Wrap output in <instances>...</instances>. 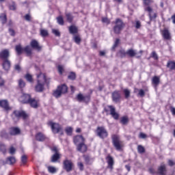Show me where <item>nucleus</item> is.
I'll return each instance as SVG.
<instances>
[{
  "mask_svg": "<svg viewBox=\"0 0 175 175\" xmlns=\"http://www.w3.org/2000/svg\"><path fill=\"white\" fill-rule=\"evenodd\" d=\"M52 129V132L53 133H59L60 135H64V131L62 130V127L58 123H54L53 122H49L48 123Z\"/></svg>",
  "mask_w": 175,
  "mask_h": 175,
  "instance_id": "nucleus-5",
  "label": "nucleus"
},
{
  "mask_svg": "<svg viewBox=\"0 0 175 175\" xmlns=\"http://www.w3.org/2000/svg\"><path fill=\"white\" fill-rule=\"evenodd\" d=\"M68 79H69V80H75L76 79V73H75L73 72H70L68 76Z\"/></svg>",
  "mask_w": 175,
  "mask_h": 175,
  "instance_id": "nucleus-43",
  "label": "nucleus"
},
{
  "mask_svg": "<svg viewBox=\"0 0 175 175\" xmlns=\"http://www.w3.org/2000/svg\"><path fill=\"white\" fill-rule=\"evenodd\" d=\"M87 145H85L84 142L79 144L77 146V151H79V152H85L87 151Z\"/></svg>",
  "mask_w": 175,
  "mask_h": 175,
  "instance_id": "nucleus-21",
  "label": "nucleus"
},
{
  "mask_svg": "<svg viewBox=\"0 0 175 175\" xmlns=\"http://www.w3.org/2000/svg\"><path fill=\"white\" fill-rule=\"evenodd\" d=\"M119 44H120V39L117 38L115 41L113 46H112V50H114V49H116V47H117V46H118Z\"/></svg>",
  "mask_w": 175,
  "mask_h": 175,
  "instance_id": "nucleus-53",
  "label": "nucleus"
},
{
  "mask_svg": "<svg viewBox=\"0 0 175 175\" xmlns=\"http://www.w3.org/2000/svg\"><path fill=\"white\" fill-rule=\"evenodd\" d=\"M123 92L124 94V97L126 98V99H128V98H129V96H131V91H129V90L124 89L123 90Z\"/></svg>",
  "mask_w": 175,
  "mask_h": 175,
  "instance_id": "nucleus-42",
  "label": "nucleus"
},
{
  "mask_svg": "<svg viewBox=\"0 0 175 175\" xmlns=\"http://www.w3.org/2000/svg\"><path fill=\"white\" fill-rule=\"evenodd\" d=\"M36 140H37V142H44L46 140V139H47V137H46V135H44V134H43V133H37L36 134Z\"/></svg>",
  "mask_w": 175,
  "mask_h": 175,
  "instance_id": "nucleus-19",
  "label": "nucleus"
},
{
  "mask_svg": "<svg viewBox=\"0 0 175 175\" xmlns=\"http://www.w3.org/2000/svg\"><path fill=\"white\" fill-rule=\"evenodd\" d=\"M137 151L139 154H143L146 152V149L144 148V147H143V146L139 145L137 146Z\"/></svg>",
  "mask_w": 175,
  "mask_h": 175,
  "instance_id": "nucleus-41",
  "label": "nucleus"
},
{
  "mask_svg": "<svg viewBox=\"0 0 175 175\" xmlns=\"http://www.w3.org/2000/svg\"><path fill=\"white\" fill-rule=\"evenodd\" d=\"M160 81L161 79L159 78V77L154 76L152 79V84H153L154 87H158V85H159Z\"/></svg>",
  "mask_w": 175,
  "mask_h": 175,
  "instance_id": "nucleus-25",
  "label": "nucleus"
},
{
  "mask_svg": "<svg viewBox=\"0 0 175 175\" xmlns=\"http://www.w3.org/2000/svg\"><path fill=\"white\" fill-rule=\"evenodd\" d=\"M83 158H84V159H85V162L88 165H90V163H91V158H90V156L83 155Z\"/></svg>",
  "mask_w": 175,
  "mask_h": 175,
  "instance_id": "nucleus-44",
  "label": "nucleus"
},
{
  "mask_svg": "<svg viewBox=\"0 0 175 175\" xmlns=\"http://www.w3.org/2000/svg\"><path fill=\"white\" fill-rule=\"evenodd\" d=\"M21 161L23 163H27V156L23 155L21 157Z\"/></svg>",
  "mask_w": 175,
  "mask_h": 175,
  "instance_id": "nucleus-62",
  "label": "nucleus"
},
{
  "mask_svg": "<svg viewBox=\"0 0 175 175\" xmlns=\"http://www.w3.org/2000/svg\"><path fill=\"white\" fill-rule=\"evenodd\" d=\"M46 83V75L40 73L37 75V85L35 87L36 92H43L44 90V84Z\"/></svg>",
  "mask_w": 175,
  "mask_h": 175,
  "instance_id": "nucleus-1",
  "label": "nucleus"
},
{
  "mask_svg": "<svg viewBox=\"0 0 175 175\" xmlns=\"http://www.w3.org/2000/svg\"><path fill=\"white\" fill-rule=\"evenodd\" d=\"M52 32L55 36H61V33L57 29H52Z\"/></svg>",
  "mask_w": 175,
  "mask_h": 175,
  "instance_id": "nucleus-51",
  "label": "nucleus"
},
{
  "mask_svg": "<svg viewBox=\"0 0 175 175\" xmlns=\"http://www.w3.org/2000/svg\"><path fill=\"white\" fill-rule=\"evenodd\" d=\"M119 53H120V57H125V55H126V52H125V51H124V50L120 51Z\"/></svg>",
  "mask_w": 175,
  "mask_h": 175,
  "instance_id": "nucleus-59",
  "label": "nucleus"
},
{
  "mask_svg": "<svg viewBox=\"0 0 175 175\" xmlns=\"http://www.w3.org/2000/svg\"><path fill=\"white\" fill-rule=\"evenodd\" d=\"M140 27H142V23H140V21H136L135 28H137V29H139Z\"/></svg>",
  "mask_w": 175,
  "mask_h": 175,
  "instance_id": "nucleus-63",
  "label": "nucleus"
},
{
  "mask_svg": "<svg viewBox=\"0 0 175 175\" xmlns=\"http://www.w3.org/2000/svg\"><path fill=\"white\" fill-rule=\"evenodd\" d=\"M0 152H2L3 155L6 154V152H8V150L6 149V145L4 144H0Z\"/></svg>",
  "mask_w": 175,
  "mask_h": 175,
  "instance_id": "nucleus-30",
  "label": "nucleus"
},
{
  "mask_svg": "<svg viewBox=\"0 0 175 175\" xmlns=\"http://www.w3.org/2000/svg\"><path fill=\"white\" fill-rule=\"evenodd\" d=\"M167 68H170L171 70H174L175 69V62H169L167 64Z\"/></svg>",
  "mask_w": 175,
  "mask_h": 175,
  "instance_id": "nucleus-38",
  "label": "nucleus"
},
{
  "mask_svg": "<svg viewBox=\"0 0 175 175\" xmlns=\"http://www.w3.org/2000/svg\"><path fill=\"white\" fill-rule=\"evenodd\" d=\"M15 70H17L18 72H21V67L18 64H16L14 66Z\"/></svg>",
  "mask_w": 175,
  "mask_h": 175,
  "instance_id": "nucleus-60",
  "label": "nucleus"
},
{
  "mask_svg": "<svg viewBox=\"0 0 175 175\" xmlns=\"http://www.w3.org/2000/svg\"><path fill=\"white\" fill-rule=\"evenodd\" d=\"M66 133L68 136H72V133L73 132V129L70 126L66 128Z\"/></svg>",
  "mask_w": 175,
  "mask_h": 175,
  "instance_id": "nucleus-40",
  "label": "nucleus"
},
{
  "mask_svg": "<svg viewBox=\"0 0 175 175\" xmlns=\"http://www.w3.org/2000/svg\"><path fill=\"white\" fill-rule=\"evenodd\" d=\"M121 100V93L118 91H115L112 93V100L115 103H118Z\"/></svg>",
  "mask_w": 175,
  "mask_h": 175,
  "instance_id": "nucleus-14",
  "label": "nucleus"
},
{
  "mask_svg": "<svg viewBox=\"0 0 175 175\" xmlns=\"http://www.w3.org/2000/svg\"><path fill=\"white\" fill-rule=\"evenodd\" d=\"M108 107L110 109V114L111 117H113L114 120H118V118H120V114L116 112V108L113 107V105H109Z\"/></svg>",
  "mask_w": 175,
  "mask_h": 175,
  "instance_id": "nucleus-13",
  "label": "nucleus"
},
{
  "mask_svg": "<svg viewBox=\"0 0 175 175\" xmlns=\"http://www.w3.org/2000/svg\"><path fill=\"white\" fill-rule=\"evenodd\" d=\"M120 122L122 125H126L129 122V118H128V116H123L120 119Z\"/></svg>",
  "mask_w": 175,
  "mask_h": 175,
  "instance_id": "nucleus-33",
  "label": "nucleus"
},
{
  "mask_svg": "<svg viewBox=\"0 0 175 175\" xmlns=\"http://www.w3.org/2000/svg\"><path fill=\"white\" fill-rule=\"evenodd\" d=\"M165 172H166V167L165 165H161L158 170L159 174L163 175L165 174Z\"/></svg>",
  "mask_w": 175,
  "mask_h": 175,
  "instance_id": "nucleus-31",
  "label": "nucleus"
},
{
  "mask_svg": "<svg viewBox=\"0 0 175 175\" xmlns=\"http://www.w3.org/2000/svg\"><path fill=\"white\" fill-rule=\"evenodd\" d=\"M30 100H31V95L27 94H23L19 98V101L21 102V103H28Z\"/></svg>",
  "mask_w": 175,
  "mask_h": 175,
  "instance_id": "nucleus-15",
  "label": "nucleus"
},
{
  "mask_svg": "<svg viewBox=\"0 0 175 175\" xmlns=\"http://www.w3.org/2000/svg\"><path fill=\"white\" fill-rule=\"evenodd\" d=\"M102 22L105 23V24H110V21L107 18H103Z\"/></svg>",
  "mask_w": 175,
  "mask_h": 175,
  "instance_id": "nucleus-58",
  "label": "nucleus"
},
{
  "mask_svg": "<svg viewBox=\"0 0 175 175\" xmlns=\"http://www.w3.org/2000/svg\"><path fill=\"white\" fill-rule=\"evenodd\" d=\"M30 46L32 49L38 50V51H40L42 50V46L39 45V42L36 40H32L30 42Z\"/></svg>",
  "mask_w": 175,
  "mask_h": 175,
  "instance_id": "nucleus-17",
  "label": "nucleus"
},
{
  "mask_svg": "<svg viewBox=\"0 0 175 175\" xmlns=\"http://www.w3.org/2000/svg\"><path fill=\"white\" fill-rule=\"evenodd\" d=\"M112 144L113 147H115L117 151H121L122 150V147H124V144H122V141L120 139V136L117 135H113L111 136Z\"/></svg>",
  "mask_w": 175,
  "mask_h": 175,
  "instance_id": "nucleus-2",
  "label": "nucleus"
},
{
  "mask_svg": "<svg viewBox=\"0 0 175 175\" xmlns=\"http://www.w3.org/2000/svg\"><path fill=\"white\" fill-rule=\"evenodd\" d=\"M115 26L113 27L114 33L117 35L121 33V31H122V28L125 27L124 22L120 18H117L114 23Z\"/></svg>",
  "mask_w": 175,
  "mask_h": 175,
  "instance_id": "nucleus-3",
  "label": "nucleus"
},
{
  "mask_svg": "<svg viewBox=\"0 0 175 175\" xmlns=\"http://www.w3.org/2000/svg\"><path fill=\"white\" fill-rule=\"evenodd\" d=\"M13 114L16 118H23V120L27 119L28 114L24 111H14Z\"/></svg>",
  "mask_w": 175,
  "mask_h": 175,
  "instance_id": "nucleus-12",
  "label": "nucleus"
},
{
  "mask_svg": "<svg viewBox=\"0 0 175 175\" xmlns=\"http://www.w3.org/2000/svg\"><path fill=\"white\" fill-rule=\"evenodd\" d=\"M18 85L20 88H24V87H25V82H24V81H23L22 79H20L18 81Z\"/></svg>",
  "mask_w": 175,
  "mask_h": 175,
  "instance_id": "nucleus-50",
  "label": "nucleus"
},
{
  "mask_svg": "<svg viewBox=\"0 0 175 175\" xmlns=\"http://www.w3.org/2000/svg\"><path fill=\"white\" fill-rule=\"evenodd\" d=\"M3 68L5 70H9V69H10V61H9V59H5L3 61Z\"/></svg>",
  "mask_w": 175,
  "mask_h": 175,
  "instance_id": "nucleus-28",
  "label": "nucleus"
},
{
  "mask_svg": "<svg viewBox=\"0 0 175 175\" xmlns=\"http://www.w3.org/2000/svg\"><path fill=\"white\" fill-rule=\"evenodd\" d=\"M77 99L78 102H84L85 103H90L91 100V94L83 95V94L79 93L77 95Z\"/></svg>",
  "mask_w": 175,
  "mask_h": 175,
  "instance_id": "nucleus-8",
  "label": "nucleus"
},
{
  "mask_svg": "<svg viewBox=\"0 0 175 175\" xmlns=\"http://www.w3.org/2000/svg\"><path fill=\"white\" fill-rule=\"evenodd\" d=\"M21 130L18 127H12L10 129V135L12 136H16L20 135Z\"/></svg>",
  "mask_w": 175,
  "mask_h": 175,
  "instance_id": "nucleus-20",
  "label": "nucleus"
},
{
  "mask_svg": "<svg viewBox=\"0 0 175 175\" xmlns=\"http://www.w3.org/2000/svg\"><path fill=\"white\" fill-rule=\"evenodd\" d=\"M152 2H154L152 0H144V4L146 8L150 6Z\"/></svg>",
  "mask_w": 175,
  "mask_h": 175,
  "instance_id": "nucleus-46",
  "label": "nucleus"
},
{
  "mask_svg": "<svg viewBox=\"0 0 175 175\" xmlns=\"http://www.w3.org/2000/svg\"><path fill=\"white\" fill-rule=\"evenodd\" d=\"M74 40L75 43H77V44H80V42H81V38H80V37L78 36H75L74 37Z\"/></svg>",
  "mask_w": 175,
  "mask_h": 175,
  "instance_id": "nucleus-47",
  "label": "nucleus"
},
{
  "mask_svg": "<svg viewBox=\"0 0 175 175\" xmlns=\"http://www.w3.org/2000/svg\"><path fill=\"white\" fill-rule=\"evenodd\" d=\"M142 54H143V51H139V52L137 53H136V51L132 49H129L126 51V55H129V57H131V58H133V57H135V55H136V58H140Z\"/></svg>",
  "mask_w": 175,
  "mask_h": 175,
  "instance_id": "nucleus-10",
  "label": "nucleus"
},
{
  "mask_svg": "<svg viewBox=\"0 0 175 175\" xmlns=\"http://www.w3.org/2000/svg\"><path fill=\"white\" fill-rule=\"evenodd\" d=\"M57 69H58V72H59V75H62V73H64V66H58Z\"/></svg>",
  "mask_w": 175,
  "mask_h": 175,
  "instance_id": "nucleus-55",
  "label": "nucleus"
},
{
  "mask_svg": "<svg viewBox=\"0 0 175 175\" xmlns=\"http://www.w3.org/2000/svg\"><path fill=\"white\" fill-rule=\"evenodd\" d=\"M66 17L67 21H68V23H72V21H73L74 17H73V16L72 15V14H70V13H66Z\"/></svg>",
  "mask_w": 175,
  "mask_h": 175,
  "instance_id": "nucleus-37",
  "label": "nucleus"
},
{
  "mask_svg": "<svg viewBox=\"0 0 175 175\" xmlns=\"http://www.w3.org/2000/svg\"><path fill=\"white\" fill-rule=\"evenodd\" d=\"M138 95L141 96V98H143L146 95V92H144V90L143 89H141L139 90Z\"/></svg>",
  "mask_w": 175,
  "mask_h": 175,
  "instance_id": "nucleus-54",
  "label": "nucleus"
},
{
  "mask_svg": "<svg viewBox=\"0 0 175 175\" xmlns=\"http://www.w3.org/2000/svg\"><path fill=\"white\" fill-rule=\"evenodd\" d=\"M10 54L8 49H4L0 52L1 59L6 60L9 58Z\"/></svg>",
  "mask_w": 175,
  "mask_h": 175,
  "instance_id": "nucleus-16",
  "label": "nucleus"
},
{
  "mask_svg": "<svg viewBox=\"0 0 175 175\" xmlns=\"http://www.w3.org/2000/svg\"><path fill=\"white\" fill-rule=\"evenodd\" d=\"M78 167H79V170L83 172V170H84V165L83 164V163L80 162L78 163Z\"/></svg>",
  "mask_w": 175,
  "mask_h": 175,
  "instance_id": "nucleus-57",
  "label": "nucleus"
},
{
  "mask_svg": "<svg viewBox=\"0 0 175 175\" xmlns=\"http://www.w3.org/2000/svg\"><path fill=\"white\" fill-rule=\"evenodd\" d=\"M107 162L110 169H113V165H114V160L111 156H107Z\"/></svg>",
  "mask_w": 175,
  "mask_h": 175,
  "instance_id": "nucleus-27",
  "label": "nucleus"
},
{
  "mask_svg": "<svg viewBox=\"0 0 175 175\" xmlns=\"http://www.w3.org/2000/svg\"><path fill=\"white\" fill-rule=\"evenodd\" d=\"M77 27H76L75 26H70L69 27V32L70 33H71L72 35H75V33H77Z\"/></svg>",
  "mask_w": 175,
  "mask_h": 175,
  "instance_id": "nucleus-32",
  "label": "nucleus"
},
{
  "mask_svg": "<svg viewBox=\"0 0 175 175\" xmlns=\"http://www.w3.org/2000/svg\"><path fill=\"white\" fill-rule=\"evenodd\" d=\"M9 152L11 155H14L16 154V149L14 147L11 146L9 149Z\"/></svg>",
  "mask_w": 175,
  "mask_h": 175,
  "instance_id": "nucleus-48",
  "label": "nucleus"
},
{
  "mask_svg": "<svg viewBox=\"0 0 175 175\" xmlns=\"http://www.w3.org/2000/svg\"><path fill=\"white\" fill-rule=\"evenodd\" d=\"M27 103L30 105L31 107H33V109H38V101L36 100L35 98H30L29 103Z\"/></svg>",
  "mask_w": 175,
  "mask_h": 175,
  "instance_id": "nucleus-23",
  "label": "nucleus"
},
{
  "mask_svg": "<svg viewBox=\"0 0 175 175\" xmlns=\"http://www.w3.org/2000/svg\"><path fill=\"white\" fill-rule=\"evenodd\" d=\"M171 113L173 116H175V108L174 107H170Z\"/></svg>",
  "mask_w": 175,
  "mask_h": 175,
  "instance_id": "nucleus-64",
  "label": "nucleus"
},
{
  "mask_svg": "<svg viewBox=\"0 0 175 175\" xmlns=\"http://www.w3.org/2000/svg\"><path fill=\"white\" fill-rule=\"evenodd\" d=\"M84 137L82 135H77L74 137L75 144H80L81 143H84Z\"/></svg>",
  "mask_w": 175,
  "mask_h": 175,
  "instance_id": "nucleus-22",
  "label": "nucleus"
},
{
  "mask_svg": "<svg viewBox=\"0 0 175 175\" xmlns=\"http://www.w3.org/2000/svg\"><path fill=\"white\" fill-rule=\"evenodd\" d=\"M139 139H146L147 135H146L144 133H140L139 135Z\"/></svg>",
  "mask_w": 175,
  "mask_h": 175,
  "instance_id": "nucleus-56",
  "label": "nucleus"
},
{
  "mask_svg": "<svg viewBox=\"0 0 175 175\" xmlns=\"http://www.w3.org/2000/svg\"><path fill=\"white\" fill-rule=\"evenodd\" d=\"M3 85H5V80L0 77V87H3Z\"/></svg>",
  "mask_w": 175,
  "mask_h": 175,
  "instance_id": "nucleus-61",
  "label": "nucleus"
},
{
  "mask_svg": "<svg viewBox=\"0 0 175 175\" xmlns=\"http://www.w3.org/2000/svg\"><path fill=\"white\" fill-rule=\"evenodd\" d=\"M74 166L73 162L70 160L66 159L63 161V168L68 172H72Z\"/></svg>",
  "mask_w": 175,
  "mask_h": 175,
  "instance_id": "nucleus-7",
  "label": "nucleus"
},
{
  "mask_svg": "<svg viewBox=\"0 0 175 175\" xmlns=\"http://www.w3.org/2000/svg\"><path fill=\"white\" fill-rule=\"evenodd\" d=\"M51 151H53V152H55V154L52 156L51 161L55 163L59 159V153L58 152V151H59V150H58V148L57 146H53L51 148Z\"/></svg>",
  "mask_w": 175,
  "mask_h": 175,
  "instance_id": "nucleus-11",
  "label": "nucleus"
},
{
  "mask_svg": "<svg viewBox=\"0 0 175 175\" xmlns=\"http://www.w3.org/2000/svg\"><path fill=\"white\" fill-rule=\"evenodd\" d=\"M0 20L2 23V24H6V21H8V18H6L5 14H1L0 15Z\"/></svg>",
  "mask_w": 175,
  "mask_h": 175,
  "instance_id": "nucleus-35",
  "label": "nucleus"
},
{
  "mask_svg": "<svg viewBox=\"0 0 175 175\" xmlns=\"http://www.w3.org/2000/svg\"><path fill=\"white\" fill-rule=\"evenodd\" d=\"M57 21L59 25H64V18H62V16L57 17Z\"/></svg>",
  "mask_w": 175,
  "mask_h": 175,
  "instance_id": "nucleus-45",
  "label": "nucleus"
},
{
  "mask_svg": "<svg viewBox=\"0 0 175 175\" xmlns=\"http://www.w3.org/2000/svg\"><path fill=\"white\" fill-rule=\"evenodd\" d=\"M0 107L5 110H9V103L6 100H0Z\"/></svg>",
  "mask_w": 175,
  "mask_h": 175,
  "instance_id": "nucleus-24",
  "label": "nucleus"
},
{
  "mask_svg": "<svg viewBox=\"0 0 175 175\" xmlns=\"http://www.w3.org/2000/svg\"><path fill=\"white\" fill-rule=\"evenodd\" d=\"M48 172L49 173H51L52 174H54L55 173H57V168L53 166H48L47 167Z\"/></svg>",
  "mask_w": 175,
  "mask_h": 175,
  "instance_id": "nucleus-36",
  "label": "nucleus"
},
{
  "mask_svg": "<svg viewBox=\"0 0 175 175\" xmlns=\"http://www.w3.org/2000/svg\"><path fill=\"white\" fill-rule=\"evenodd\" d=\"M145 12H148V16L150 18V21H152V20H155L157 16V12H154V10H152V8L150 6L145 7L144 8Z\"/></svg>",
  "mask_w": 175,
  "mask_h": 175,
  "instance_id": "nucleus-9",
  "label": "nucleus"
},
{
  "mask_svg": "<svg viewBox=\"0 0 175 175\" xmlns=\"http://www.w3.org/2000/svg\"><path fill=\"white\" fill-rule=\"evenodd\" d=\"M15 51H16L17 55H21L24 52V48L21 46V44H18L15 46Z\"/></svg>",
  "mask_w": 175,
  "mask_h": 175,
  "instance_id": "nucleus-26",
  "label": "nucleus"
},
{
  "mask_svg": "<svg viewBox=\"0 0 175 175\" xmlns=\"http://www.w3.org/2000/svg\"><path fill=\"white\" fill-rule=\"evenodd\" d=\"M66 92H68V86L64 84L57 87V89L53 92V96L55 98H59L62 94H66Z\"/></svg>",
  "mask_w": 175,
  "mask_h": 175,
  "instance_id": "nucleus-4",
  "label": "nucleus"
},
{
  "mask_svg": "<svg viewBox=\"0 0 175 175\" xmlns=\"http://www.w3.org/2000/svg\"><path fill=\"white\" fill-rule=\"evenodd\" d=\"M150 57L156 61L158 60V55L157 54V52H155V51L152 52Z\"/></svg>",
  "mask_w": 175,
  "mask_h": 175,
  "instance_id": "nucleus-49",
  "label": "nucleus"
},
{
  "mask_svg": "<svg viewBox=\"0 0 175 175\" xmlns=\"http://www.w3.org/2000/svg\"><path fill=\"white\" fill-rule=\"evenodd\" d=\"M96 133L97 136L100 137V139H106L107 136H109V133L107 132V130L105 129L103 126H98L96 129Z\"/></svg>",
  "mask_w": 175,
  "mask_h": 175,
  "instance_id": "nucleus-6",
  "label": "nucleus"
},
{
  "mask_svg": "<svg viewBox=\"0 0 175 175\" xmlns=\"http://www.w3.org/2000/svg\"><path fill=\"white\" fill-rule=\"evenodd\" d=\"M25 79L27 80V81H29V83H32V75L27 74L25 76Z\"/></svg>",
  "mask_w": 175,
  "mask_h": 175,
  "instance_id": "nucleus-52",
  "label": "nucleus"
},
{
  "mask_svg": "<svg viewBox=\"0 0 175 175\" xmlns=\"http://www.w3.org/2000/svg\"><path fill=\"white\" fill-rule=\"evenodd\" d=\"M40 35L43 38H46V36H49V31L46 29H40Z\"/></svg>",
  "mask_w": 175,
  "mask_h": 175,
  "instance_id": "nucleus-39",
  "label": "nucleus"
},
{
  "mask_svg": "<svg viewBox=\"0 0 175 175\" xmlns=\"http://www.w3.org/2000/svg\"><path fill=\"white\" fill-rule=\"evenodd\" d=\"M6 163H9L10 165H14V163H16V158L14 157H8Z\"/></svg>",
  "mask_w": 175,
  "mask_h": 175,
  "instance_id": "nucleus-29",
  "label": "nucleus"
},
{
  "mask_svg": "<svg viewBox=\"0 0 175 175\" xmlns=\"http://www.w3.org/2000/svg\"><path fill=\"white\" fill-rule=\"evenodd\" d=\"M162 36L165 40H170L172 39V36L170 34V31H169V29H164L162 31Z\"/></svg>",
  "mask_w": 175,
  "mask_h": 175,
  "instance_id": "nucleus-18",
  "label": "nucleus"
},
{
  "mask_svg": "<svg viewBox=\"0 0 175 175\" xmlns=\"http://www.w3.org/2000/svg\"><path fill=\"white\" fill-rule=\"evenodd\" d=\"M23 51L25 52L27 55H31V54H32V49H31V46H29L23 48Z\"/></svg>",
  "mask_w": 175,
  "mask_h": 175,
  "instance_id": "nucleus-34",
  "label": "nucleus"
}]
</instances>
